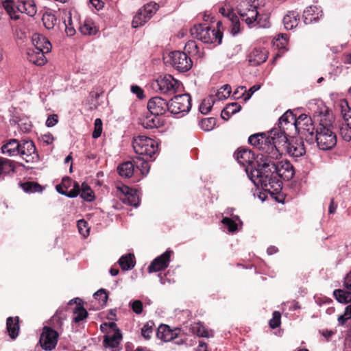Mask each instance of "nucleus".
<instances>
[{
    "label": "nucleus",
    "instance_id": "1",
    "mask_svg": "<svg viewBox=\"0 0 351 351\" xmlns=\"http://www.w3.org/2000/svg\"><path fill=\"white\" fill-rule=\"evenodd\" d=\"M269 156H257L256 164L246 169V173L252 182L270 193H278L281 190V181L276 177L275 160Z\"/></svg>",
    "mask_w": 351,
    "mask_h": 351
},
{
    "label": "nucleus",
    "instance_id": "2",
    "mask_svg": "<svg viewBox=\"0 0 351 351\" xmlns=\"http://www.w3.org/2000/svg\"><path fill=\"white\" fill-rule=\"evenodd\" d=\"M319 125L314 134V142L322 150L332 149L337 144V136L334 131L333 122L335 118L328 108L324 113L320 112Z\"/></svg>",
    "mask_w": 351,
    "mask_h": 351
},
{
    "label": "nucleus",
    "instance_id": "3",
    "mask_svg": "<svg viewBox=\"0 0 351 351\" xmlns=\"http://www.w3.org/2000/svg\"><path fill=\"white\" fill-rule=\"evenodd\" d=\"M2 3L6 12L13 20L19 19V12L25 13L29 16H34L37 12L34 0L18 1L17 5H15L13 0H5Z\"/></svg>",
    "mask_w": 351,
    "mask_h": 351
},
{
    "label": "nucleus",
    "instance_id": "4",
    "mask_svg": "<svg viewBox=\"0 0 351 351\" xmlns=\"http://www.w3.org/2000/svg\"><path fill=\"white\" fill-rule=\"evenodd\" d=\"M269 157L273 159H278L285 152L289 137L288 135L281 132L278 128H273L269 132Z\"/></svg>",
    "mask_w": 351,
    "mask_h": 351
},
{
    "label": "nucleus",
    "instance_id": "5",
    "mask_svg": "<svg viewBox=\"0 0 351 351\" xmlns=\"http://www.w3.org/2000/svg\"><path fill=\"white\" fill-rule=\"evenodd\" d=\"M191 35L196 39L204 43L221 44L223 38V33L211 29L207 24L195 25L191 29Z\"/></svg>",
    "mask_w": 351,
    "mask_h": 351
},
{
    "label": "nucleus",
    "instance_id": "6",
    "mask_svg": "<svg viewBox=\"0 0 351 351\" xmlns=\"http://www.w3.org/2000/svg\"><path fill=\"white\" fill-rule=\"evenodd\" d=\"M132 147L137 155L150 158L158 151V143L154 139L141 135L133 138Z\"/></svg>",
    "mask_w": 351,
    "mask_h": 351
},
{
    "label": "nucleus",
    "instance_id": "7",
    "mask_svg": "<svg viewBox=\"0 0 351 351\" xmlns=\"http://www.w3.org/2000/svg\"><path fill=\"white\" fill-rule=\"evenodd\" d=\"M246 16H243L241 12H238L240 18L244 21L249 27H269V16L267 14H261L256 8L250 10L245 12Z\"/></svg>",
    "mask_w": 351,
    "mask_h": 351
},
{
    "label": "nucleus",
    "instance_id": "8",
    "mask_svg": "<svg viewBox=\"0 0 351 351\" xmlns=\"http://www.w3.org/2000/svg\"><path fill=\"white\" fill-rule=\"evenodd\" d=\"M297 134H301L309 143H314L315 126L312 119L306 114L297 117Z\"/></svg>",
    "mask_w": 351,
    "mask_h": 351
},
{
    "label": "nucleus",
    "instance_id": "9",
    "mask_svg": "<svg viewBox=\"0 0 351 351\" xmlns=\"http://www.w3.org/2000/svg\"><path fill=\"white\" fill-rule=\"evenodd\" d=\"M169 112L171 114L187 113L191 108V97L188 93L175 96L169 102Z\"/></svg>",
    "mask_w": 351,
    "mask_h": 351
},
{
    "label": "nucleus",
    "instance_id": "10",
    "mask_svg": "<svg viewBox=\"0 0 351 351\" xmlns=\"http://www.w3.org/2000/svg\"><path fill=\"white\" fill-rule=\"evenodd\" d=\"M60 333L49 326H44L40 336L39 343L46 351H51L56 348Z\"/></svg>",
    "mask_w": 351,
    "mask_h": 351
},
{
    "label": "nucleus",
    "instance_id": "11",
    "mask_svg": "<svg viewBox=\"0 0 351 351\" xmlns=\"http://www.w3.org/2000/svg\"><path fill=\"white\" fill-rule=\"evenodd\" d=\"M156 85L161 93L171 95L178 91L181 84L172 75H165L157 79Z\"/></svg>",
    "mask_w": 351,
    "mask_h": 351
},
{
    "label": "nucleus",
    "instance_id": "12",
    "mask_svg": "<svg viewBox=\"0 0 351 351\" xmlns=\"http://www.w3.org/2000/svg\"><path fill=\"white\" fill-rule=\"evenodd\" d=\"M169 56L171 64L180 72H186L192 67L193 62L191 58L183 51H173Z\"/></svg>",
    "mask_w": 351,
    "mask_h": 351
},
{
    "label": "nucleus",
    "instance_id": "13",
    "mask_svg": "<svg viewBox=\"0 0 351 351\" xmlns=\"http://www.w3.org/2000/svg\"><path fill=\"white\" fill-rule=\"evenodd\" d=\"M341 110V115L346 123V127L340 128V134L346 141L351 140V108L346 99H341L338 104Z\"/></svg>",
    "mask_w": 351,
    "mask_h": 351
},
{
    "label": "nucleus",
    "instance_id": "14",
    "mask_svg": "<svg viewBox=\"0 0 351 351\" xmlns=\"http://www.w3.org/2000/svg\"><path fill=\"white\" fill-rule=\"evenodd\" d=\"M56 189L60 194L73 198L80 194V186L77 182L66 176L62 178L60 184L56 185Z\"/></svg>",
    "mask_w": 351,
    "mask_h": 351
},
{
    "label": "nucleus",
    "instance_id": "15",
    "mask_svg": "<svg viewBox=\"0 0 351 351\" xmlns=\"http://www.w3.org/2000/svg\"><path fill=\"white\" fill-rule=\"evenodd\" d=\"M19 155L26 162H35L39 160V156L36 152V146L32 141H21V147Z\"/></svg>",
    "mask_w": 351,
    "mask_h": 351
},
{
    "label": "nucleus",
    "instance_id": "16",
    "mask_svg": "<svg viewBox=\"0 0 351 351\" xmlns=\"http://www.w3.org/2000/svg\"><path fill=\"white\" fill-rule=\"evenodd\" d=\"M147 109L152 115H163L166 112H169V102L161 97H154L148 101Z\"/></svg>",
    "mask_w": 351,
    "mask_h": 351
},
{
    "label": "nucleus",
    "instance_id": "17",
    "mask_svg": "<svg viewBox=\"0 0 351 351\" xmlns=\"http://www.w3.org/2000/svg\"><path fill=\"white\" fill-rule=\"evenodd\" d=\"M173 253L172 250H168L154 258L147 268L148 271L152 273L165 270L169 266L170 258Z\"/></svg>",
    "mask_w": 351,
    "mask_h": 351
},
{
    "label": "nucleus",
    "instance_id": "18",
    "mask_svg": "<svg viewBox=\"0 0 351 351\" xmlns=\"http://www.w3.org/2000/svg\"><path fill=\"white\" fill-rule=\"evenodd\" d=\"M249 143L256 147L257 149L262 150L263 154L261 155L269 156V137L265 133H258L251 135L248 138Z\"/></svg>",
    "mask_w": 351,
    "mask_h": 351
},
{
    "label": "nucleus",
    "instance_id": "19",
    "mask_svg": "<svg viewBox=\"0 0 351 351\" xmlns=\"http://www.w3.org/2000/svg\"><path fill=\"white\" fill-rule=\"evenodd\" d=\"M117 189L123 195V197H121L120 199L125 204L134 207H137L139 205L140 200L137 194V190L130 188L125 185L119 186Z\"/></svg>",
    "mask_w": 351,
    "mask_h": 351
},
{
    "label": "nucleus",
    "instance_id": "20",
    "mask_svg": "<svg viewBox=\"0 0 351 351\" xmlns=\"http://www.w3.org/2000/svg\"><path fill=\"white\" fill-rule=\"evenodd\" d=\"M289 138L285 152L295 158L304 156L306 153V149L303 140L302 138H296L295 136Z\"/></svg>",
    "mask_w": 351,
    "mask_h": 351
},
{
    "label": "nucleus",
    "instance_id": "21",
    "mask_svg": "<svg viewBox=\"0 0 351 351\" xmlns=\"http://www.w3.org/2000/svg\"><path fill=\"white\" fill-rule=\"evenodd\" d=\"M275 168L276 169V177L282 178L285 180H290L295 174L293 166L287 160L280 162L275 161Z\"/></svg>",
    "mask_w": 351,
    "mask_h": 351
},
{
    "label": "nucleus",
    "instance_id": "22",
    "mask_svg": "<svg viewBox=\"0 0 351 351\" xmlns=\"http://www.w3.org/2000/svg\"><path fill=\"white\" fill-rule=\"evenodd\" d=\"M236 158L241 165L245 167V170L251 165L256 164L254 154L247 148L240 147L235 153Z\"/></svg>",
    "mask_w": 351,
    "mask_h": 351
},
{
    "label": "nucleus",
    "instance_id": "23",
    "mask_svg": "<svg viewBox=\"0 0 351 351\" xmlns=\"http://www.w3.org/2000/svg\"><path fill=\"white\" fill-rule=\"evenodd\" d=\"M268 51L263 47H255L248 55L250 66H256L264 63L268 58Z\"/></svg>",
    "mask_w": 351,
    "mask_h": 351
},
{
    "label": "nucleus",
    "instance_id": "24",
    "mask_svg": "<svg viewBox=\"0 0 351 351\" xmlns=\"http://www.w3.org/2000/svg\"><path fill=\"white\" fill-rule=\"evenodd\" d=\"M152 5H145L143 8L138 10L137 13L133 18L132 21V26L134 28H137L145 25L150 19L152 12L148 10L149 7ZM156 7V5H152Z\"/></svg>",
    "mask_w": 351,
    "mask_h": 351
},
{
    "label": "nucleus",
    "instance_id": "25",
    "mask_svg": "<svg viewBox=\"0 0 351 351\" xmlns=\"http://www.w3.org/2000/svg\"><path fill=\"white\" fill-rule=\"evenodd\" d=\"M26 54L27 60L35 65L42 66L47 62V58L42 49L28 47Z\"/></svg>",
    "mask_w": 351,
    "mask_h": 351
},
{
    "label": "nucleus",
    "instance_id": "26",
    "mask_svg": "<svg viewBox=\"0 0 351 351\" xmlns=\"http://www.w3.org/2000/svg\"><path fill=\"white\" fill-rule=\"evenodd\" d=\"M73 304H75V306L73 310V313L75 315L73 317V322L75 323H79L87 317L88 312L84 308L83 302L80 298H77L71 300L68 304L69 306H72Z\"/></svg>",
    "mask_w": 351,
    "mask_h": 351
},
{
    "label": "nucleus",
    "instance_id": "27",
    "mask_svg": "<svg viewBox=\"0 0 351 351\" xmlns=\"http://www.w3.org/2000/svg\"><path fill=\"white\" fill-rule=\"evenodd\" d=\"M65 311L64 308L58 309L55 315L49 319L48 326L56 329L59 333H61L63 331V321L66 318Z\"/></svg>",
    "mask_w": 351,
    "mask_h": 351
},
{
    "label": "nucleus",
    "instance_id": "28",
    "mask_svg": "<svg viewBox=\"0 0 351 351\" xmlns=\"http://www.w3.org/2000/svg\"><path fill=\"white\" fill-rule=\"evenodd\" d=\"M32 47L31 48H37L42 49L44 53H49L51 49V44L49 40L40 34H34L32 36Z\"/></svg>",
    "mask_w": 351,
    "mask_h": 351
},
{
    "label": "nucleus",
    "instance_id": "29",
    "mask_svg": "<svg viewBox=\"0 0 351 351\" xmlns=\"http://www.w3.org/2000/svg\"><path fill=\"white\" fill-rule=\"evenodd\" d=\"M178 335V329L171 330L169 326L165 324H161L156 332L157 337L164 341H170L176 339Z\"/></svg>",
    "mask_w": 351,
    "mask_h": 351
},
{
    "label": "nucleus",
    "instance_id": "30",
    "mask_svg": "<svg viewBox=\"0 0 351 351\" xmlns=\"http://www.w3.org/2000/svg\"><path fill=\"white\" fill-rule=\"evenodd\" d=\"M6 330L12 339H15L18 337L20 330L19 317L18 316L7 318Z\"/></svg>",
    "mask_w": 351,
    "mask_h": 351
},
{
    "label": "nucleus",
    "instance_id": "31",
    "mask_svg": "<svg viewBox=\"0 0 351 351\" xmlns=\"http://www.w3.org/2000/svg\"><path fill=\"white\" fill-rule=\"evenodd\" d=\"M21 147V141L13 138L9 140L1 147L2 153L9 156H18Z\"/></svg>",
    "mask_w": 351,
    "mask_h": 351
},
{
    "label": "nucleus",
    "instance_id": "32",
    "mask_svg": "<svg viewBox=\"0 0 351 351\" xmlns=\"http://www.w3.org/2000/svg\"><path fill=\"white\" fill-rule=\"evenodd\" d=\"M79 29L83 35L93 36L99 32V27L90 18H86L81 23Z\"/></svg>",
    "mask_w": 351,
    "mask_h": 351
},
{
    "label": "nucleus",
    "instance_id": "33",
    "mask_svg": "<svg viewBox=\"0 0 351 351\" xmlns=\"http://www.w3.org/2000/svg\"><path fill=\"white\" fill-rule=\"evenodd\" d=\"M122 338V335L120 330H117L114 333L110 334V332L105 335L104 339V346L107 348H115L118 347L121 339Z\"/></svg>",
    "mask_w": 351,
    "mask_h": 351
},
{
    "label": "nucleus",
    "instance_id": "34",
    "mask_svg": "<svg viewBox=\"0 0 351 351\" xmlns=\"http://www.w3.org/2000/svg\"><path fill=\"white\" fill-rule=\"evenodd\" d=\"M144 156L138 155L133 158L132 162L134 167L141 171V174L145 176L149 173L150 166L147 161L148 158H145Z\"/></svg>",
    "mask_w": 351,
    "mask_h": 351
},
{
    "label": "nucleus",
    "instance_id": "35",
    "mask_svg": "<svg viewBox=\"0 0 351 351\" xmlns=\"http://www.w3.org/2000/svg\"><path fill=\"white\" fill-rule=\"evenodd\" d=\"M123 271L131 270L136 265L135 256L133 254H127L121 256L118 261Z\"/></svg>",
    "mask_w": 351,
    "mask_h": 351
},
{
    "label": "nucleus",
    "instance_id": "36",
    "mask_svg": "<svg viewBox=\"0 0 351 351\" xmlns=\"http://www.w3.org/2000/svg\"><path fill=\"white\" fill-rule=\"evenodd\" d=\"M117 171L122 178H130L134 173V164L132 161L124 162L118 166Z\"/></svg>",
    "mask_w": 351,
    "mask_h": 351
},
{
    "label": "nucleus",
    "instance_id": "37",
    "mask_svg": "<svg viewBox=\"0 0 351 351\" xmlns=\"http://www.w3.org/2000/svg\"><path fill=\"white\" fill-rule=\"evenodd\" d=\"M157 116L147 115L139 119V123L145 129H153L157 128L159 125V119L156 117Z\"/></svg>",
    "mask_w": 351,
    "mask_h": 351
},
{
    "label": "nucleus",
    "instance_id": "38",
    "mask_svg": "<svg viewBox=\"0 0 351 351\" xmlns=\"http://www.w3.org/2000/svg\"><path fill=\"white\" fill-rule=\"evenodd\" d=\"M298 14L295 12H289L283 18V23L287 29H292L296 27L299 23Z\"/></svg>",
    "mask_w": 351,
    "mask_h": 351
},
{
    "label": "nucleus",
    "instance_id": "39",
    "mask_svg": "<svg viewBox=\"0 0 351 351\" xmlns=\"http://www.w3.org/2000/svg\"><path fill=\"white\" fill-rule=\"evenodd\" d=\"M278 130L288 135L289 137H294L297 135V123L295 121L285 123L278 125Z\"/></svg>",
    "mask_w": 351,
    "mask_h": 351
},
{
    "label": "nucleus",
    "instance_id": "40",
    "mask_svg": "<svg viewBox=\"0 0 351 351\" xmlns=\"http://www.w3.org/2000/svg\"><path fill=\"white\" fill-rule=\"evenodd\" d=\"M80 197L86 202L95 200V194L90 186L86 182H83L80 186Z\"/></svg>",
    "mask_w": 351,
    "mask_h": 351
},
{
    "label": "nucleus",
    "instance_id": "41",
    "mask_svg": "<svg viewBox=\"0 0 351 351\" xmlns=\"http://www.w3.org/2000/svg\"><path fill=\"white\" fill-rule=\"evenodd\" d=\"M215 101V99L213 95H209L204 99L199 107V112L203 114H208L210 111Z\"/></svg>",
    "mask_w": 351,
    "mask_h": 351
},
{
    "label": "nucleus",
    "instance_id": "42",
    "mask_svg": "<svg viewBox=\"0 0 351 351\" xmlns=\"http://www.w3.org/2000/svg\"><path fill=\"white\" fill-rule=\"evenodd\" d=\"M20 186L26 193H40L43 190V186L35 182L28 181L23 183H20Z\"/></svg>",
    "mask_w": 351,
    "mask_h": 351
},
{
    "label": "nucleus",
    "instance_id": "43",
    "mask_svg": "<svg viewBox=\"0 0 351 351\" xmlns=\"http://www.w3.org/2000/svg\"><path fill=\"white\" fill-rule=\"evenodd\" d=\"M14 168L11 160L0 157V179L10 171H14Z\"/></svg>",
    "mask_w": 351,
    "mask_h": 351
},
{
    "label": "nucleus",
    "instance_id": "44",
    "mask_svg": "<svg viewBox=\"0 0 351 351\" xmlns=\"http://www.w3.org/2000/svg\"><path fill=\"white\" fill-rule=\"evenodd\" d=\"M227 18L231 22V33L233 35L237 34L241 32L240 22L233 11H228L227 14Z\"/></svg>",
    "mask_w": 351,
    "mask_h": 351
},
{
    "label": "nucleus",
    "instance_id": "45",
    "mask_svg": "<svg viewBox=\"0 0 351 351\" xmlns=\"http://www.w3.org/2000/svg\"><path fill=\"white\" fill-rule=\"evenodd\" d=\"M334 296L341 303L347 304L351 302V291L336 289L334 291Z\"/></svg>",
    "mask_w": 351,
    "mask_h": 351
},
{
    "label": "nucleus",
    "instance_id": "46",
    "mask_svg": "<svg viewBox=\"0 0 351 351\" xmlns=\"http://www.w3.org/2000/svg\"><path fill=\"white\" fill-rule=\"evenodd\" d=\"M44 26L47 29H52L56 24L57 19L56 16L51 13L45 12L42 17Z\"/></svg>",
    "mask_w": 351,
    "mask_h": 351
},
{
    "label": "nucleus",
    "instance_id": "47",
    "mask_svg": "<svg viewBox=\"0 0 351 351\" xmlns=\"http://www.w3.org/2000/svg\"><path fill=\"white\" fill-rule=\"evenodd\" d=\"M231 94V86L229 84L222 86L215 94L218 100H222L228 98Z\"/></svg>",
    "mask_w": 351,
    "mask_h": 351
},
{
    "label": "nucleus",
    "instance_id": "48",
    "mask_svg": "<svg viewBox=\"0 0 351 351\" xmlns=\"http://www.w3.org/2000/svg\"><path fill=\"white\" fill-rule=\"evenodd\" d=\"M193 332L199 337H208L209 332L207 328L202 324L197 323L192 328Z\"/></svg>",
    "mask_w": 351,
    "mask_h": 351
},
{
    "label": "nucleus",
    "instance_id": "49",
    "mask_svg": "<svg viewBox=\"0 0 351 351\" xmlns=\"http://www.w3.org/2000/svg\"><path fill=\"white\" fill-rule=\"evenodd\" d=\"M216 125V119L213 117H209L202 119L200 126L205 131H210L214 128Z\"/></svg>",
    "mask_w": 351,
    "mask_h": 351
},
{
    "label": "nucleus",
    "instance_id": "50",
    "mask_svg": "<svg viewBox=\"0 0 351 351\" xmlns=\"http://www.w3.org/2000/svg\"><path fill=\"white\" fill-rule=\"evenodd\" d=\"M154 323L152 321L147 322L141 329V335L145 339H149L154 330Z\"/></svg>",
    "mask_w": 351,
    "mask_h": 351
},
{
    "label": "nucleus",
    "instance_id": "51",
    "mask_svg": "<svg viewBox=\"0 0 351 351\" xmlns=\"http://www.w3.org/2000/svg\"><path fill=\"white\" fill-rule=\"evenodd\" d=\"M296 118V114H293L291 110H288L279 119L278 125L295 121Z\"/></svg>",
    "mask_w": 351,
    "mask_h": 351
},
{
    "label": "nucleus",
    "instance_id": "52",
    "mask_svg": "<svg viewBox=\"0 0 351 351\" xmlns=\"http://www.w3.org/2000/svg\"><path fill=\"white\" fill-rule=\"evenodd\" d=\"M280 324H281V314L279 311H276L273 313V317L269 320V326L271 328L275 329V328H278V326H280Z\"/></svg>",
    "mask_w": 351,
    "mask_h": 351
},
{
    "label": "nucleus",
    "instance_id": "53",
    "mask_svg": "<svg viewBox=\"0 0 351 351\" xmlns=\"http://www.w3.org/2000/svg\"><path fill=\"white\" fill-rule=\"evenodd\" d=\"M68 20L64 21V26H65V32L69 36H72L75 34V29L74 25H73L71 14H69Z\"/></svg>",
    "mask_w": 351,
    "mask_h": 351
},
{
    "label": "nucleus",
    "instance_id": "54",
    "mask_svg": "<svg viewBox=\"0 0 351 351\" xmlns=\"http://www.w3.org/2000/svg\"><path fill=\"white\" fill-rule=\"evenodd\" d=\"M221 223L228 228L229 232H234L237 230V223L229 217H223Z\"/></svg>",
    "mask_w": 351,
    "mask_h": 351
},
{
    "label": "nucleus",
    "instance_id": "55",
    "mask_svg": "<svg viewBox=\"0 0 351 351\" xmlns=\"http://www.w3.org/2000/svg\"><path fill=\"white\" fill-rule=\"evenodd\" d=\"M94 298L102 302V304H106L108 298V292L104 289H100L96 291L94 295Z\"/></svg>",
    "mask_w": 351,
    "mask_h": 351
},
{
    "label": "nucleus",
    "instance_id": "56",
    "mask_svg": "<svg viewBox=\"0 0 351 351\" xmlns=\"http://www.w3.org/2000/svg\"><path fill=\"white\" fill-rule=\"evenodd\" d=\"M252 6L247 0H242L237 7V12H241L243 16H246L245 12H249Z\"/></svg>",
    "mask_w": 351,
    "mask_h": 351
},
{
    "label": "nucleus",
    "instance_id": "57",
    "mask_svg": "<svg viewBox=\"0 0 351 351\" xmlns=\"http://www.w3.org/2000/svg\"><path fill=\"white\" fill-rule=\"evenodd\" d=\"M102 132V121L100 119L97 118L95 120L94 130L92 134L93 138H99Z\"/></svg>",
    "mask_w": 351,
    "mask_h": 351
},
{
    "label": "nucleus",
    "instance_id": "58",
    "mask_svg": "<svg viewBox=\"0 0 351 351\" xmlns=\"http://www.w3.org/2000/svg\"><path fill=\"white\" fill-rule=\"evenodd\" d=\"M77 228L79 232L84 237H86L89 234V228H88V223L85 220H79L77 221Z\"/></svg>",
    "mask_w": 351,
    "mask_h": 351
},
{
    "label": "nucleus",
    "instance_id": "59",
    "mask_svg": "<svg viewBox=\"0 0 351 351\" xmlns=\"http://www.w3.org/2000/svg\"><path fill=\"white\" fill-rule=\"evenodd\" d=\"M261 88L260 84H255L252 86L247 91L244 89L243 93H242V97L243 98V100L246 101L247 100L250 99V98L252 97V95L258 90H259Z\"/></svg>",
    "mask_w": 351,
    "mask_h": 351
},
{
    "label": "nucleus",
    "instance_id": "60",
    "mask_svg": "<svg viewBox=\"0 0 351 351\" xmlns=\"http://www.w3.org/2000/svg\"><path fill=\"white\" fill-rule=\"evenodd\" d=\"M226 112H229V114H234L239 112L241 109V106L237 102L231 103L228 104L226 107Z\"/></svg>",
    "mask_w": 351,
    "mask_h": 351
},
{
    "label": "nucleus",
    "instance_id": "61",
    "mask_svg": "<svg viewBox=\"0 0 351 351\" xmlns=\"http://www.w3.org/2000/svg\"><path fill=\"white\" fill-rule=\"evenodd\" d=\"M132 311L136 314H141L143 311V302L141 300H134L131 304Z\"/></svg>",
    "mask_w": 351,
    "mask_h": 351
},
{
    "label": "nucleus",
    "instance_id": "62",
    "mask_svg": "<svg viewBox=\"0 0 351 351\" xmlns=\"http://www.w3.org/2000/svg\"><path fill=\"white\" fill-rule=\"evenodd\" d=\"M58 122V116L56 114H51L48 117L46 121V125L47 127H53Z\"/></svg>",
    "mask_w": 351,
    "mask_h": 351
},
{
    "label": "nucleus",
    "instance_id": "63",
    "mask_svg": "<svg viewBox=\"0 0 351 351\" xmlns=\"http://www.w3.org/2000/svg\"><path fill=\"white\" fill-rule=\"evenodd\" d=\"M131 91L134 94H136L137 97L139 99H143L145 97L143 90L138 86H136V85L132 86Z\"/></svg>",
    "mask_w": 351,
    "mask_h": 351
},
{
    "label": "nucleus",
    "instance_id": "64",
    "mask_svg": "<svg viewBox=\"0 0 351 351\" xmlns=\"http://www.w3.org/2000/svg\"><path fill=\"white\" fill-rule=\"evenodd\" d=\"M41 138L46 145L51 144L54 140L53 135L50 133L43 135Z\"/></svg>",
    "mask_w": 351,
    "mask_h": 351
}]
</instances>
